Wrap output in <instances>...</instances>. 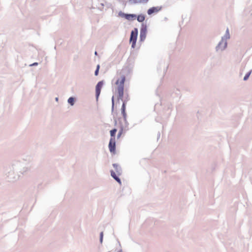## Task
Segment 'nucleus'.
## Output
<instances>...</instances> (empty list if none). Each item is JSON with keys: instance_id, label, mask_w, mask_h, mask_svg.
Segmentation results:
<instances>
[{"instance_id": "12", "label": "nucleus", "mask_w": 252, "mask_h": 252, "mask_svg": "<svg viewBox=\"0 0 252 252\" xmlns=\"http://www.w3.org/2000/svg\"><path fill=\"white\" fill-rule=\"evenodd\" d=\"M124 131V127L123 126H121V128L119 131V133L117 135V138H119L121 135L123 134Z\"/></svg>"}, {"instance_id": "6", "label": "nucleus", "mask_w": 252, "mask_h": 252, "mask_svg": "<svg viewBox=\"0 0 252 252\" xmlns=\"http://www.w3.org/2000/svg\"><path fill=\"white\" fill-rule=\"evenodd\" d=\"M161 7L157 6V7H153L149 9H148L147 13L149 15H151L154 13H157L159 11L161 10Z\"/></svg>"}, {"instance_id": "9", "label": "nucleus", "mask_w": 252, "mask_h": 252, "mask_svg": "<svg viewBox=\"0 0 252 252\" xmlns=\"http://www.w3.org/2000/svg\"><path fill=\"white\" fill-rule=\"evenodd\" d=\"M122 113L124 117V120L125 121H126V104L124 102L122 107Z\"/></svg>"}, {"instance_id": "23", "label": "nucleus", "mask_w": 252, "mask_h": 252, "mask_svg": "<svg viewBox=\"0 0 252 252\" xmlns=\"http://www.w3.org/2000/svg\"><path fill=\"white\" fill-rule=\"evenodd\" d=\"M95 55H96V54H97V52H95Z\"/></svg>"}, {"instance_id": "1", "label": "nucleus", "mask_w": 252, "mask_h": 252, "mask_svg": "<svg viewBox=\"0 0 252 252\" xmlns=\"http://www.w3.org/2000/svg\"><path fill=\"white\" fill-rule=\"evenodd\" d=\"M125 81V80H117L115 84V90L118 94L119 99H122L123 98Z\"/></svg>"}, {"instance_id": "3", "label": "nucleus", "mask_w": 252, "mask_h": 252, "mask_svg": "<svg viewBox=\"0 0 252 252\" xmlns=\"http://www.w3.org/2000/svg\"><path fill=\"white\" fill-rule=\"evenodd\" d=\"M108 147H109L110 152L113 154H115L116 142H115V137L110 138Z\"/></svg>"}, {"instance_id": "14", "label": "nucleus", "mask_w": 252, "mask_h": 252, "mask_svg": "<svg viewBox=\"0 0 252 252\" xmlns=\"http://www.w3.org/2000/svg\"><path fill=\"white\" fill-rule=\"evenodd\" d=\"M68 102L71 105H73L74 103V99L73 97H70L68 99Z\"/></svg>"}, {"instance_id": "7", "label": "nucleus", "mask_w": 252, "mask_h": 252, "mask_svg": "<svg viewBox=\"0 0 252 252\" xmlns=\"http://www.w3.org/2000/svg\"><path fill=\"white\" fill-rule=\"evenodd\" d=\"M123 16L126 19L132 21L135 20L136 18V15L135 14H123Z\"/></svg>"}, {"instance_id": "4", "label": "nucleus", "mask_w": 252, "mask_h": 252, "mask_svg": "<svg viewBox=\"0 0 252 252\" xmlns=\"http://www.w3.org/2000/svg\"><path fill=\"white\" fill-rule=\"evenodd\" d=\"M147 32V26L144 25H142V28L140 30V38L141 41H143L145 40L146 37Z\"/></svg>"}, {"instance_id": "17", "label": "nucleus", "mask_w": 252, "mask_h": 252, "mask_svg": "<svg viewBox=\"0 0 252 252\" xmlns=\"http://www.w3.org/2000/svg\"><path fill=\"white\" fill-rule=\"evenodd\" d=\"M102 239H103V232H101L100 233V242H102Z\"/></svg>"}, {"instance_id": "20", "label": "nucleus", "mask_w": 252, "mask_h": 252, "mask_svg": "<svg viewBox=\"0 0 252 252\" xmlns=\"http://www.w3.org/2000/svg\"><path fill=\"white\" fill-rule=\"evenodd\" d=\"M122 252V250H120V251H118V252Z\"/></svg>"}, {"instance_id": "11", "label": "nucleus", "mask_w": 252, "mask_h": 252, "mask_svg": "<svg viewBox=\"0 0 252 252\" xmlns=\"http://www.w3.org/2000/svg\"><path fill=\"white\" fill-rule=\"evenodd\" d=\"M137 20L139 22H142L145 20V17L144 15L141 14L136 16Z\"/></svg>"}, {"instance_id": "21", "label": "nucleus", "mask_w": 252, "mask_h": 252, "mask_svg": "<svg viewBox=\"0 0 252 252\" xmlns=\"http://www.w3.org/2000/svg\"><path fill=\"white\" fill-rule=\"evenodd\" d=\"M56 100L57 101H58V98H57H57H56Z\"/></svg>"}, {"instance_id": "22", "label": "nucleus", "mask_w": 252, "mask_h": 252, "mask_svg": "<svg viewBox=\"0 0 252 252\" xmlns=\"http://www.w3.org/2000/svg\"><path fill=\"white\" fill-rule=\"evenodd\" d=\"M115 124H116L117 122V120H115Z\"/></svg>"}, {"instance_id": "8", "label": "nucleus", "mask_w": 252, "mask_h": 252, "mask_svg": "<svg viewBox=\"0 0 252 252\" xmlns=\"http://www.w3.org/2000/svg\"><path fill=\"white\" fill-rule=\"evenodd\" d=\"M149 0H129V1L132 4L137 3H145L148 1Z\"/></svg>"}, {"instance_id": "18", "label": "nucleus", "mask_w": 252, "mask_h": 252, "mask_svg": "<svg viewBox=\"0 0 252 252\" xmlns=\"http://www.w3.org/2000/svg\"><path fill=\"white\" fill-rule=\"evenodd\" d=\"M38 63H33V64H31V65H36Z\"/></svg>"}, {"instance_id": "5", "label": "nucleus", "mask_w": 252, "mask_h": 252, "mask_svg": "<svg viewBox=\"0 0 252 252\" xmlns=\"http://www.w3.org/2000/svg\"><path fill=\"white\" fill-rule=\"evenodd\" d=\"M104 85V82L103 81H101L99 82L95 87V93H96V99H98V96L100 94L101 89L102 88Z\"/></svg>"}, {"instance_id": "2", "label": "nucleus", "mask_w": 252, "mask_h": 252, "mask_svg": "<svg viewBox=\"0 0 252 252\" xmlns=\"http://www.w3.org/2000/svg\"><path fill=\"white\" fill-rule=\"evenodd\" d=\"M138 34V30L135 28L133 31L131 32L130 42H132V48H134L135 46L136 42L137 40V37Z\"/></svg>"}, {"instance_id": "16", "label": "nucleus", "mask_w": 252, "mask_h": 252, "mask_svg": "<svg viewBox=\"0 0 252 252\" xmlns=\"http://www.w3.org/2000/svg\"><path fill=\"white\" fill-rule=\"evenodd\" d=\"M250 73H251V72H250L248 73L247 74H246V75L244 77V79H248Z\"/></svg>"}, {"instance_id": "15", "label": "nucleus", "mask_w": 252, "mask_h": 252, "mask_svg": "<svg viewBox=\"0 0 252 252\" xmlns=\"http://www.w3.org/2000/svg\"><path fill=\"white\" fill-rule=\"evenodd\" d=\"M99 69V65H97L96 69V70L95 71V75H97L98 74Z\"/></svg>"}, {"instance_id": "13", "label": "nucleus", "mask_w": 252, "mask_h": 252, "mask_svg": "<svg viewBox=\"0 0 252 252\" xmlns=\"http://www.w3.org/2000/svg\"><path fill=\"white\" fill-rule=\"evenodd\" d=\"M117 130L116 128H114V129L110 130V133L111 138L115 137Z\"/></svg>"}, {"instance_id": "10", "label": "nucleus", "mask_w": 252, "mask_h": 252, "mask_svg": "<svg viewBox=\"0 0 252 252\" xmlns=\"http://www.w3.org/2000/svg\"><path fill=\"white\" fill-rule=\"evenodd\" d=\"M111 175L112 176V177L115 179L119 183L121 184V180L120 179L118 178V177L116 175V174L115 173V172L113 171H111Z\"/></svg>"}, {"instance_id": "19", "label": "nucleus", "mask_w": 252, "mask_h": 252, "mask_svg": "<svg viewBox=\"0 0 252 252\" xmlns=\"http://www.w3.org/2000/svg\"><path fill=\"white\" fill-rule=\"evenodd\" d=\"M113 166H114V167H116L117 166V165H116V164H113Z\"/></svg>"}]
</instances>
